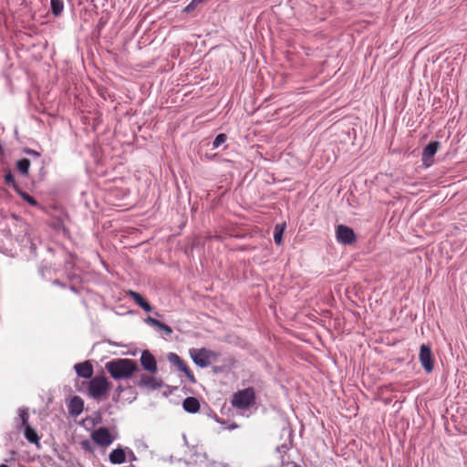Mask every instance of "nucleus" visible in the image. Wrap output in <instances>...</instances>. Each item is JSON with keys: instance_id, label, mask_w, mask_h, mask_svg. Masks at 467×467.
<instances>
[{"instance_id": "25", "label": "nucleus", "mask_w": 467, "mask_h": 467, "mask_svg": "<svg viewBox=\"0 0 467 467\" xmlns=\"http://www.w3.org/2000/svg\"><path fill=\"white\" fill-rule=\"evenodd\" d=\"M145 322H146L148 325L151 326V327H159V325H160V322H161V321H159L158 319H155V318H153V317H148L145 319Z\"/></svg>"}, {"instance_id": "13", "label": "nucleus", "mask_w": 467, "mask_h": 467, "mask_svg": "<svg viewBox=\"0 0 467 467\" xmlns=\"http://www.w3.org/2000/svg\"><path fill=\"white\" fill-rule=\"evenodd\" d=\"M127 295L134 300V302L139 305L144 311L146 312H151L152 307L147 302V300L139 293L129 290L127 292Z\"/></svg>"}, {"instance_id": "21", "label": "nucleus", "mask_w": 467, "mask_h": 467, "mask_svg": "<svg viewBox=\"0 0 467 467\" xmlns=\"http://www.w3.org/2000/svg\"><path fill=\"white\" fill-rule=\"evenodd\" d=\"M226 140H227V136L224 133L218 134L213 142V149H216L219 146H221L223 143H224L226 141Z\"/></svg>"}, {"instance_id": "3", "label": "nucleus", "mask_w": 467, "mask_h": 467, "mask_svg": "<svg viewBox=\"0 0 467 467\" xmlns=\"http://www.w3.org/2000/svg\"><path fill=\"white\" fill-rule=\"evenodd\" d=\"M110 385L104 376H96L88 382V394L93 399L100 400L108 394Z\"/></svg>"}, {"instance_id": "19", "label": "nucleus", "mask_w": 467, "mask_h": 467, "mask_svg": "<svg viewBox=\"0 0 467 467\" xmlns=\"http://www.w3.org/2000/svg\"><path fill=\"white\" fill-rule=\"evenodd\" d=\"M285 224H276L274 229V240L277 245H280L283 241V234L285 231Z\"/></svg>"}, {"instance_id": "20", "label": "nucleus", "mask_w": 467, "mask_h": 467, "mask_svg": "<svg viewBox=\"0 0 467 467\" xmlns=\"http://www.w3.org/2000/svg\"><path fill=\"white\" fill-rule=\"evenodd\" d=\"M30 167V161L28 159H21L16 162V168L21 174L26 176Z\"/></svg>"}, {"instance_id": "23", "label": "nucleus", "mask_w": 467, "mask_h": 467, "mask_svg": "<svg viewBox=\"0 0 467 467\" xmlns=\"http://www.w3.org/2000/svg\"><path fill=\"white\" fill-rule=\"evenodd\" d=\"M157 328L164 331L165 334L168 335V336H171L172 334V332H173L172 328L170 326H168V325H166V324H164L162 322H160V325H159V327Z\"/></svg>"}, {"instance_id": "16", "label": "nucleus", "mask_w": 467, "mask_h": 467, "mask_svg": "<svg viewBox=\"0 0 467 467\" xmlns=\"http://www.w3.org/2000/svg\"><path fill=\"white\" fill-rule=\"evenodd\" d=\"M109 461L113 464H121L126 462V453L122 448H117L109 453Z\"/></svg>"}, {"instance_id": "18", "label": "nucleus", "mask_w": 467, "mask_h": 467, "mask_svg": "<svg viewBox=\"0 0 467 467\" xmlns=\"http://www.w3.org/2000/svg\"><path fill=\"white\" fill-rule=\"evenodd\" d=\"M51 11L55 16H58L64 10L63 0H50Z\"/></svg>"}, {"instance_id": "4", "label": "nucleus", "mask_w": 467, "mask_h": 467, "mask_svg": "<svg viewBox=\"0 0 467 467\" xmlns=\"http://www.w3.org/2000/svg\"><path fill=\"white\" fill-rule=\"evenodd\" d=\"M337 241L345 245L353 244L357 241V235L352 228L339 224L336 228Z\"/></svg>"}, {"instance_id": "7", "label": "nucleus", "mask_w": 467, "mask_h": 467, "mask_svg": "<svg viewBox=\"0 0 467 467\" xmlns=\"http://www.w3.org/2000/svg\"><path fill=\"white\" fill-rule=\"evenodd\" d=\"M419 358L421 366L426 372H431L433 369V356L431 349L429 346L421 345L420 348Z\"/></svg>"}, {"instance_id": "28", "label": "nucleus", "mask_w": 467, "mask_h": 467, "mask_svg": "<svg viewBox=\"0 0 467 467\" xmlns=\"http://www.w3.org/2000/svg\"><path fill=\"white\" fill-rule=\"evenodd\" d=\"M26 152L31 156L36 157V158H38L40 156V153L34 150L27 149V150H26Z\"/></svg>"}, {"instance_id": "5", "label": "nucleus", "mask_w": 467, "mask_h": 467, "mask_svg": "<svg viewBox=\"0 0 467 467\" xmlns=\"http://www.w3.org/2000/svg\"><path fill=\"white\" fill-rule=\"evenodd\" d=\"M93 441L101 447H109L115 440L106 427H99L91 433Z\"/></svg>"}, {"instance_id": "22", "label": "nucleus", "mask_w": 467, "mask_h": 467, "mask_svg": "<svg viewBox=\"0 0 467 467\" xmlns=\"http://www.w3.org/2000/svg\"><path fill=\"white\" fill-rule=\"evenodd\" d=\"M19 417L21 419V423H22V426L24 428L26 427V425H29L28 424V418H29V415H28V412L26 410L23 409V410H19Z\"/></svg>"}, {"instance_id": "27", "label": "nucleus", "mask_w": 467, "mask_h": 467, "mask_svg": "<svg viewBox=\"0 0 467 467\" xmlns=\"http://www.w3.org/2000/svg\"><path fill=\"white\" fill-rule=\"evenodd\" d=\"M199 4H201L199 1H197V0H192V2H191V3H190V4H189L185 8H184V12L189 13V12L192 11V10L195 8V6H196L197 5H199Z\"/></svg>"}, {"instance_id": "15", "label": "nucleus", "mask_w": 467, "mask_h": 467, "mask_svg": "<svg viewBox=\"0 0 467 467\" xmlns=\"http://www.w3.org/2000/svg\"><path fill=\"white\" fill-rule=\"evenodd\" d=\"M183 410L189 413H196L200 410V402L194 397H187L182 402Z\"/></svg>"}, {"instance_id": "9", "label": "nucleus", "mask_w": 467, "mask_h": 467, "mask_svg": "<svg viewBox=\"0 0 467 467\" xmlns=\"http://www.w3.org/2000/svg\"><path fill=\"white\" fill-rule=\"evenodd\" d=\"M439 147V141H431L423 149L422 162L425 167H430L432 164V158L436 154Z\"/></svg>"}, {"instance_id": "6", "label": "nucleus", "mask_w": 467, "mask_h": 467, "mask_svg": "<svg viewBox=\"0 0 467 467\" xmlns=\"http://www.w3.org/2000/svg\"><path fill=\"white\" fill-rule=\"evenodd\" d=\"M191 358L193 362L201 368H205L210 364V358L212 356V351L202 348H193L190 350Z\"/></svg>"}, {"instance_id": "2", "label": "nucleus", "mask_w": 467, "mask_h": 467, "mask_svg": "<svg viewBox=\"0 0 467 467\" xmlns=\"http://www.w3.org/2000/svg\"><path fill=\"white\" fill-rule=\"evenodd\" d=\"M255 402V392L252 387L239 390L233 395L231 403L238 410H246Z\"/></svg>"}, {"instance_id": "11", "label": "nucleus", "mask_w": 467, "mask_h": 467, "mask_svg": "<svg viewBox=\"0 0 467 467\" xmlns=\"http://www.w3.org/2000/svg\"><path fill=\"white\" fill-rule=\"evenodd\" d=\"M77 374L84 379H90L93 375V367L89 361H84L75 365Z\"/></svg>"}, {"instance_id": "12", "label": "nucleus", "mask_w": 467, "mask_h": 467, "mask_svg": "<svg viewBox=\"0 0 467 467\" xmlns=\"http://www.w3.org/2000/svg\"><path fill=\"white\" fill-rule=\"evenodd\" d=\"M84 408V401L78 396H74L68 404V411L72 416H78Z\"/></svg>"}, {"instance_id": "10", "label": "nucleus", "mask_w": 467, "mask_h": 467, "mask_svg": "<svg viewBox=\"0 0 467 467\" xmlns=\"http://www.w3.org/2000/svg\"><path fill=\"white\" fill-rule=\"evenodd\" d=\"M140 363L142 368L150 373H156L158 370L156 359L148 350L141 353Z\"/></svg>"}, {"instance_id": "17", "label": "nucleus", "mask_w": 467, "mask_h": 467, "mask_svg": "<svg viewBox=\"0 0 467 467\" xmlns=\"http://www.w3.org/2000/svg\"><path fill=\"white\" fill-rule=\"evenodd\" d=\"M24 434L29 442L38 445L39 436L37 435L36 430L30 425H26V427L24 428Z\"/></svg>"}, {"instance_id": "29", "label": "nucleus", "mask_w": 467, "mask_h": 467, "mask_svg": "<svg viewBox=\"0 0 467 467\" xmlns=\"http://www.w3.org/2000/svg\"><path fill=\"white\" fill-rule=\"evenodd\" d=\"M0 467H8V466L5 464H1Z\"/></svg>"}, {"instance_id": "1", "label": "nucleus", "mask_w": 467, "mask_h": 467, "mask_svg": "<svg viewBox=\"0 0 467 467\" xmlns=\"http://www.w3.org/2000/svg\"><path fill=\"white\" fill-rule=\"evenodd\" d=\"M105 368L115 380L130 379L139 370L137 362L130 358H114L105 364Z\"/></svg>"}, {"instance_id": "8", "label": "nucleus", "mask_w": 467, "mask_h": 467, "mask_svg": "<svg viewBox=\"0 0 467 467\" xmlns=\"http://www.w3.org/2000/svg\"><path fill=\"white\" fill-rule=\"evenodd\" d=\"M168 360L178 368V370L182 371L190 381L195 382V378L192 371L176 353H170L168 356Z\"/></svg>"}, {"instance_id": "26", "label": "nucleus", "mask_w": 467, "mask_h": 467, "mask_svg": "<svg viewBox=\"0 0 467 467\" xmlns=\"http://www.w3.org/2000/svg\"><path fill=\"white\" fill-rule=\"evenodd\" d=\"M22 197H23V199H24L25 201H26V202H27L29 204H31V205H34V206H35V205H36V203H37V202H36V201L35 200V198H34V197H32V196H30V195H29V194H27V193H23V194H22Z\"/></svg>"}, {"instance_id": "14", "label": "nucleus", "mask_w": 467, "mask_h": 467, "mask_svg": "<svg viewBox=\"0 0 467 467\" xmlns=\"http://www.w3.org/2000/svg\"><path fill=\"white\" fill-rule=\"evenodd\" d=\"M140 387H146L151 389H156L161 388V383L157 379L152 376H149L146 374H142L140 376V381L138 383Z\"/></svg>"}, {"instance_id": "24", "label": "nucleus", "mask_w": 467, "mask_h": 467, "mask_svg": "<svg viewBox=\"0 0 467 467\" xmlns=\"http://www.w3.org/2000/svg\"><path fill=\"white\" fill-rule=\"evenodd\" d=\"M5 182L8 185H11L13 187H16V182L13 174L11 172H8L5 175Z\"/></svg>"}]
</instances>
